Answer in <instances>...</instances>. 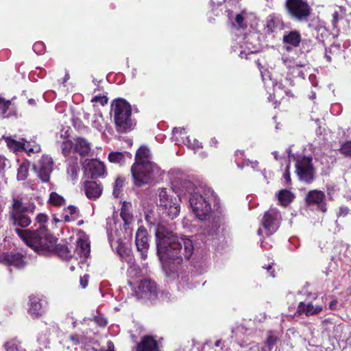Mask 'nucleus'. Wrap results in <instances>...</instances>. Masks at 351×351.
Instances as JSON below:
<instances>
[{"instance_id": "30", "label": "nucleus", "mask_w": 351, "mask_h": 351, "mask_svg": "<svg viewBox=\"0 0 351 351\" xmlns=\"http://www.w3.org/2000/svg\"><path fill=\"white\" fill-rule=\"evenodd\" d=\"M131 206L130 203L124 202L121 206L120 215L125 226L131 224L134 221L133 215L130 211Z\"/></svg>"}, {"instance_id": "24", "label": "nucleus", "mask_w": 351, "mask_h": 351, "mask_svg": "<svg viewBox=\"0 0 351 351\" xmlns=\"http://www.w3.org/2000/svg\"><path fill=\"white\" fill-rule=\"evenodd\" d=\"M90 252V243L86 239H78L75 248V254L79 255L81 258L85 260L89 256Z\"/></svg>"}, {"instance_id": "59", "label": "nucleus", "mask_w": 351, "mask_h": 351, "mask_svg": "<svg viewBox=\"0 0 351 351\" xmlns=\"http://www.w3.org/2000/svg\"><path fill=\"white\" fill-rule=\"evenodd\" d=\"M337 300H333L332 301H331L329 304V308L331 310H335L337 309Z\"/></svg>"}, {"instance_id": "36", "label": "nucleus", "mask_w": 351, "mask_h": 351, "mask_svg": "<svg viewBox=\"0 0 351 351\" xmlns=\"http://www.w3.org/2000/svg\"><path fill=\"white\" fill-rule=\"evenodd\" d=\"M4 348L6 351H26L22 346L21 342L16 338L5 342Z\"/></svg>"}, {"instance_id": "3", "label": "nucleus", "mask_w": 351, "mask_h": 351, "mask_svg": "<svg viewBox=\"0 0 351 351\" xmlns=\"http://www.w3.org/2000/svg\"><path fill=\"white\" fill-rule=\"evenodd\" d=\"M179 195H189V203L193 212L200 220L207 219L211 213L212 204H217V197L214 191L206 186L196 187L189 180H184L178 189Z\"/></svg>"}, {"instance_id": "28", "label": "nucleus", "mask_w": 351, "mask_h": 351, "mask_svg": "<svg viewBox=\"0 0 351 351\" xmlns=\"http://www.w3.org/2000/svg\"><path fill=\"white\" fill-rule=\"evenodd\" d=\"M79 171L80 167L77 162V158H75L68 164L66 169L68 178L75 183L78 179Z\"/></svg>"}, {"instance_id": "38", "label": "nucleus", "mask_w": 351, "mask_h": 351, "mask_svg": "<svg viewBox=\"0 0 351 351\" xmlns=\"http://www.w3.org/2000/svg\"><path fill=\"white\" fill-rule=\"evenodd\" d=\"M49 202L56 206H62L65 204L64 197L56 192H52L49 195Z\"/></svg>"}, {"instance_id": "21", "label": "nucleus", "mask_w": 351, "mask_h": 351, "mask_svg": "<svg viewBox=\"0 0 351 351\" xmlns=\"http://www.w3.org/2000/svg\"><path fill=\"white\" fill-rule=\"evenodd\" d=\"M322 306L319 305H313L312 302L305 304L300 302L298 304L296 313L299 315L304 314L307 317L319 314L322 311Z\"/></svg>"}, {"instance_id": "32", "label": "nucleus", "mask_w": 351, "mask_h": 351, "mask_svg": "<svg viewBox=\"0 0 351 351\" xmlns=\"http://www.w3.org/2000/svg\"><path fill=\"white\" fill-rule=\"evenodd\" d=\"M267 335V339L264 342V346L261 348L262 351H271L278 341V336L272 330L268 331Z\"/></svg>"}, {"instance_id": "60", "label": "nucleus", "mask_w": 351, "mask_h": 351, "mask_svg": "<svg viewBox=\"0 0 351 351\" xmlns=\"http://www.w3.org/2000/svg\"><path fill=\"white\" fill-rule=\"evenodd\" d=\"M263 268L266 269L268 272H269V276L274 278L275 277V274H274V271H271V269H272V266L271 265H268L267 267H265V266H263Z\"/></svg>"}, {"instance_id": "31", "label": "nucleus", "mask_w": 351, "mask_h": 351, "mask_svg": "<svg viewBox=\"0 0 351 351\" xmlns=\"http://www.w3.org/2000/svg\"><path fill=\"white\" fill-rule=\"evenodd\" d=\"M3 138L5 140L7 146L14 152L27 150V149L25 147V144L24 142L16 141L11 136H3Z\"/></svg>"}, {"instance_id": "26", "label": "nucleus", "mask_w": 351, "mask_h": 351, "mask_svg": "<svg viewBox=\"0 0 351 351\" xmlns=\"http://www.w3.org/2000/svg\"><path fill=\"white\" fill-rule=\"evenodd\" d=\"M5 260L9 265L21 268L25 265L24 256L18 252L5 254Z\"/></svg>"}, {"instance_id": "15", "label": "nucleus", "mask_w": 351, "mask_h": 351, "mask_svg": "<svg viewBox=\"0 0 351 351\" xmlns=\"http://www.w3.org/2000/svg\"><path fill=\"white\" fill-rule=\"evenodd\" d=\"M325 197V194L322 191L312 190L308 193L305 200L308 205H317L323 213H325L327 210Z\"/></svg>"}, {"instance_id": "19", "label": "nucleus", "mask_w": 351, "mask_h": 351, "mask_svg": "<svg viewBox=\"0 0 351 351\" xmlns=\"http://www.w3.org/2000/svg\"><path fill=\"white\" fill-rule=\"evenodd\" d=\"M136 351H160L156 340L152 336L143 337L136 346Z\"/></svg>"}, {"instance_id": "56", "label": "nucleus", "mask_w": 351, "mask_h": 351, "mask_svg": "<svg viewBox=\"0 0 351 351\" xmlns=\"http://www.w3.org/2000/svg\"><path fill=\"white\" fill-rule=\"evenodd\" d=\"M88 282V279L87 275H85L80 278V285L82 287V288H84V289L87 287Z\"/></svg>"}, {"instance_id": "10", "label": "nucleus", "mask_w": 351, "mask_h": 351, "mask_svg": "<svg viewBox=\"0 0 351 351\" xmlns=\"http://www.w3.org/2000/svg\"><path fill=\"white\" fill-rule=\"evenodd\" d=\"M158 291L155 282L150 279H144L140 281L135 295L138 298L154 300L157 297Z\"/></svg>"}, {"instance_id": "52", "label": "nucleus", "mask_w": 351, "mask_h": 351, "mask_svg": "<svg viewBox=\"0 0 351 351\" xmlns=\"http://www.w3.org/2000/svg\"><path fill=\"white\" fill-rule=\"evenodd\" d=\"M349 208L347 206H342L339 208V213L337 214L338 217L342 216L345 217L349 213Z\"/></svg>"}, {"instance_id": "61", "label": "nucleus", "mask_w": 351, "mask_h": 351, "mask_svg": "<svg viewBox=\"0 0 351 351\" xmlns=\"http://www.w3.org/2000/svg\"><path fill=\"white\" fill-rule=\"evenodd\" d=\"M70 339L73 341L74 344H77L80 342V337L77 335H71Z\"/></svg>"}, {"instance_id": "7", "label": "nucleus", "mask_w": 351, "mask_h": 351, "mask_svg": "<svg viewBox=\"0 0 351 351\" xmlns=\"http://www.w3.org/2000/svg\"><path fill=\"white\" fill-rule=\"evenodd\" d=\"M288 158L295 160L296 173L299 179L307 184L311 183L315 180V169L312 164V158L302 156H295L291 154V148L287 149Z\"/></svg>"}, {"instance_id": "39", "label": "nucleus", "mask_w": 351, "mask_h": 351, "mask_svg": "<svg viewBox=\"0 0 351 351\" xmlns=\"http://www.w3.org/2000/svg\"><path fill=\"white\" fill-rule=\"evenodd\" d=\"M124 180L121 178H117L114 183L113 186V195L115 197H119L123 186Z\"/></svg>"}, {"instance_id": "58", "label": "nucleus", "mask_w": 351, "mask_h": 351, "mask_svg": "<svg viewBox=\"0 0 351 351\" xmlns=\"http://www.w3.org/2000/svg\"><path fill=\"white\" fill-rule=\"evenodd\" d=\"M282 62L285 65H287V66L290 67L291 69L293 66L291 65V59L289 57H287V56H282Z\"/></svg>"}, {"instance_id": "13", "label": "nucleus", "mask_w": 351, "mask_h": 351, "mask_svg": "<svg viewBox=\"0 0 351 351\" xmlns=\"http://www.w3.org/2000/svg\"><path fill=\"white\" fill-rule=\"evenodd\" d=\"M137 250L140 252L141 258L146 259L149 247L148 233L146 228L140 226L136 232L135 239Z\"/></svg>"}, {"instance_id": "48", "label": "nucleus", "mask_w": 351, "mask_h": 351, "mask_svg": "<svg viewBox=\"0 0 351 351\" xmlns=\"http://www.w3.org/2000/svg\"><path fill=\"white\" fill-rule=\"evenodd\" d=\"M36 221L38 223L40 224V227L38 229L44 226L47 230V228L45 226V223L48 221V217L47 215L44 213H39L36 217Z\"/></svg>"}, {"instance_id": "63", "label": "nucleus", "mask_w": 351, "mask_h": 351, "mask_svg": "<svg viewBox=\"0 0 351 351\" xmlns=\"http://www.w3.org/2000/svg\"><path fill=\"white\" fill-rule=\"evenodd\" d=\"M250 163H251L252 167L253 169H255L256 168V167L258 166V162H257V161H255V162H251Z\"/></svg>"}, {"instance_id": "1", "label": "nucleus", "mask_w": 351, "mask_h": 351, "mask_svg": "<svg viewBox=\"0 0 351 351\" xmlns=\"http://www.w3.org/2000/svg\"><path fill=\"white\" fill-rule=\"evenodd\" d=\"M156 237L157 254L167 276L182 280L186 278L182 276V263L187 261L194 252L192 240L186 236L176 235L162 225L157 226Z\"/></svg>"}, {"instance_id": "5", "label": "nucleus", "mask_w": 351, "mask_h": 351, "mask_svg": "<svg viewBox=\"0 0 351 351\" xmlns=\"http://www.w3.org/2000/svg\"><path fill=\"white\" fill-rule=\"evenodd\" d=\"M178 193L177 199L173 196L171 190L165 188H160L158 190L157 204L160 208L163 213H165L169 219H173L177 217L180 211V195H179L178 189H174Z\"/></svg>"}, {"instance_id": "9", "label": "nucleus", "mask_w": 351, "mask_h": 351, "mask_svg": "<svg viewBox=\"0 0 351 351\" xmlns=\"http://www.w3.org/2000/svg\"><path fill=\"white\" fill-rule=\"evenodd\" d=\"M280 219V213L276 208H271L265 213L262 224L267 235H271L278 230Z\"/></svg>"}, {"instance_id": "23", "label": "nucleus", "mask_w": 351, "mask_h": 351, "mask_svg": "<svg viewBox=\"0 0 351 351\" xmlns=\"http://www.w3.org/2000/svg\"><path fill=\"white\" fill-rule=\"evenodd\" d=\"M90 144L84 138L78 137L75 139L74 152L77 153L82 157L88 156L90 152Z\"/></svg>"}, {"instance_id": "25", "label": "nucleus", "mask_w": 351, "mask_h": 351, "mask_svg": "<svg viewBox=\"0 0 351 351\" xmlns=\"http://www.w3.org/2000/svg\"><path fill=\"white\" fill-rule=\"evenodd\" d=\"M107 234L108 241L111 245L114 241L119 242L121 238L118 236L117 230L116 228V222L113 218L107 219Z\"/></svg>"}, {"instance_id": "20", "label": "nucleus", "mask_w": 351, "mask_h": 351, "mask_svg": "<svg viewBox=\"0 0 351 351\" xmlns=\"http://www.w3.org/2000/svg\"><path fill=\"white\" fill-rule=\"evenodd\" d=\"M84 191L88 199H96L101 195L102 186L95 181H86L84 182Z\"/></svg>"}, {"instance_id": "53", "label": "nucleus", "mask_w": 351, "mask_h": 351, "mask_svg": "<svg viewBox=\"0 0 351 351\" xmlns=\"http://www.w3.org/2000/svg\"><path fill=\"white\" fill-rule=\"evenodd\" d=\"M340 18L341 17H340L338 12H335L332 14V23L334 28H336L337 27V23H338L339 20L340 19Z\"/></svg>"}, {"instance_id": "45", "label": "nucleus", "mask_w": 351, "mask_h": 351, "mask_svg": "<svg viewBox=\"0 0 351 351\" xmlns=\"http://www.w3.org/2000/svg\"><path fill=\"white\" fill-rule=\"evenodd\" d=\"M246 15V13L245 12H242L240 14H238L235 16V23L236 26L239 28H245L246 27V25L244 23V19L245 16Z\"/></svg>"}, {"instance_id": "8", "label": "nucleus", "mask_w": 351, "mask_h": 351, "mask_svg": "<svg viewBox=\"0 0 351 351\" xmlns=\"http://www.w3.org/2000/svg\"><path fill=\"white\" fill-rule=\"evenodd\" d=\"M286 8L292 17L298 21L306 19L311 14V8L305 0H287Z\"/></svg>"}, {"instance_id": "37", "label": "nucleus", "mask_w": 351, "mask_h": 351, "mask_svg": "<svg viewBox=\"0 0 351 351\" xmlns=\"http://www.w3.org/2000/svg\"><path fill=\"white\" fill-rule=\"evenodd\" d=\"M61 152L64 157L74 152V143L71 140L64 141L60 144Z\"/></svg>"}, {"instance_id": "33", "label": "nucleus", "mask_w": 351, "mask_h": 351, "mask_svg": "<svg viewBox=\"0 0 351 351\" xmlns=\"http://www.w3.org/2000/svg\"><path fill=\"white\" fill-rule=\"evenodd\" d=\"M295 195L290 191L282 189L278 193V199L282 206H286L293 202Z\"/></svg>"}, {"instance_id": "6", "label": "nucleus", "mask_w": 351, "mask_h": 351, "mask_svg": "<svg viewBox=\"0 0 351 351\" xmlns=\"http://www.w3.org/2000/svg\"><path fill=\"white\" fill-rule=\"evenodd\" d=\"M159 168L155 163L134 162L131 167V173L136 186L147 184L153 181Z\"/></svg>"}, {"instance_id": "51", "label": "nucleus", "mask_w": 351, "mask_h": 351, "mask_svg": "<svg viewBox=\"0 0 351 351\" xmlns=\"http://www.w3.org/2000/svg\"><path fill=\"white\" fill-rule=\"evenodd\" d=\"M9 165V161L3 155H0V173Z\"/></svg>"}, {"instance_id": "22", "label": "nucleus", "mask_w": 351, "mask_h": 351, "mask_svg": "<svg viewBox=\"0 0 351 351\" xmlns=\"http://www.w3.org/2000/svg\"><path fill=\"white\" fill-rule=\"evenodd\" d=\"M16 114V107L11 100L0 97V119H8Z\"/></svg>"}, {"instance_id": "44", "label": "nucleus", "mask_w": 351, "mask_h": 351, "mask_svg": "<svg viewBox=\"0 0 351 351\" xmlns=\"http://www.w3.org/2000/svg\"><path fill=\"white\" fill-rule=\"evenodd\" d=\"M186 129L184 128H174L173 130V139L176 144L180 142L179 136L186 134Z\"/></svg>"}, {"instance_id": "41", "label": "nucleus", "mask_w": 351, "mask_h": 351, "mask_svg": "<svg viewBox=\"0 0 351 351\" xmlns=\"http://www.w3.org/2000/svg\"><path fill=\"white\" fill-rule=\"evenodd\" d=\"M28 175V165L27 164H21L17 172V179L19 180H24L27 178Z\"/></svg>"}, {"instance_id": "16", "label": "nucleus", "mask_w": 351, "mask_h": 351, "mask_svg": "<svg viewBox=\"0 0 351 351\" xmlns=\"http://www.w3.org/2000/svg\"><path fill=\"white\" fill-rule=\"evenodd\" d=\"M49 237L51 238V247L43 250H34L39 254H47L52 252H55L60 257L63 259L68 260L71 257V254L69 248L65 245H54V237L49 233Z\"/></svg>"}, {"instance_id": "34", "label": "nucleus", "mask_w": 351, "mask_h": 351, "mask_svg": "<svg viewBox=\"0 0 351 351\" xmlns=\"http://www.w3.org/2000/svg\"><path fill=\"white\" fill-rule=\"evenodd\" d=\"M125 156L132 157V155L127 152H111L108 155V160L110 162L118 163L120 165H123L125 160Z\"/></svg>"}, {"instance_id": "12", "label": "nucleus", "mask_w": 351, "mask_h": 351, "mask_svg": "<svg viewBox=\"0 0 351 351\" xmlns=\"http://www.w3.org/2000/svg\"><path fill=\"white\" fill-rule=\"evenodd\" d=\"M53 162L48 156H43L38 165H34V169L38 172V176L43 182H47L50 179V174L53 169Z\"/></svg>"}, {"instance_id": "40", "label": "nucleus", "mask_w": 351, "mask_h": 351, "mask_svg": "<svg viewBox=\"0 0 351 351\" xmlns=\"http://www.w3.org/2000/svg\"><path fill=\"white\" fill-rule=\"evenodd\" d=\"M339 51V49L335 46H330L329 48L326 49L324 58L328 62L332 61V58H335L337 52Z\"/></svg>"}, {"instance_id": "17", "label": "nucleus", "mask_w": 351, "mask_h": 351, "mask_svg": "<svg viewBox=\"0 0 351 351\" xmlns=\"http://www.w3.org/2000/svg\"><path fill=\"white\" fill-rule=\"evenodd\" d=\"M301 42V34L298 30L287 31L284 33L282 43L287 51H291L293 49L298 47Z\"/></svg>"}, {"instance_id": "27", "label": "nucleus", "mask_w": 351, "mask_h": 351, "mask_svg": "<svg viewBox=\"0 0 351 351\" xmlns=\"http://www.w3.org/2000/svg\"><path fill=\"white\" fill-rule=\"evenodd\" d=\"M150 150L145 146H141L137 150L135 156V162L138 163H154L151 161Z\"/></svg>"}, {"instance_id": "2", "label": "nucleus", "mask_w": 351, "mask_h": 351, "mask_svg": "<svg viewBox=\"0 0 351 351\" xmlns=\"http://www.w3.org/2000/svg\"><path fill=\"white\" fill-rule=\"evenodd\" d=\"M36 210L34 203L24 202L23 197L14 195L8 211V222L14 228L18 236L33 250H43L51 247L49 232L44 226L35 230H23L31 224L29 214Z\"/></svg>"}, {"instance_id": "55", "label": "nucleus", "mask_w": 351, "mask_h": 351, "mask_svg": "<svg viewBox=\"0 0 351 351\" xmlns=\"http://www.w3.org/2000/svg\"><path fill=\"white\" fill-rule=\"evenodd\" d=\"M92 126L97 129L98 131H101L103 129L102 125L99 122L97 118H95V119L92 121Z\"/></svg>"}, {"instance_id": "64", "label": "nucleus", "mask_w": 351, "mask_h": 351, "mask_svg": "<svg viewBox=\"0 0 351 351\" xmlns=\"http://www.w3.org/2000/svg\"><path fill=\"white\" fill-rule=\"evenodd\" d=\"M221 343V340H217V341L215 343V346L216 347H219V346H220Z\"/></svg>"}, {"instance_id": "54", "label": "nucleus", "mask_w": 351, "mask_h": 351, "mask_svg": "<svg viewBox=\"0 0 351 351\" xmlns=\"http://www.w3.org/2000/svg\"><path fill=\"white\" fill-rule=\"evenodd\" d=\"M108 348L107 350L104 349H93V351H114V346L113 343L111 341H108L107 343Z\"/></svg>"}, {"instance_id": "11", "label": "nucleus", "mask_w": 351, "mask_h": 351, "mask_svg": "<svg viewBox=\"0 0 351 351\" xmlns=\"http://www.w3.org/2000/svg\"><path fill=\"white\" fill-rule=\"evenodd\" d=\"M47 302L43 298L31 295L29 297L28 314L34 319L43 316L47 308Z\"/></svg>"}, {"instance_id": "18", "label": "nucleus", "mask_w": 351, "mask_h": 351, "mask_svg": "<svg viewBox=\"0 0 351 351\" xmlns=\"http://www.w3.org/2000/svg\"><path fill=\"white\" fill-rule=\"evenodd\" d=\"M284 23L282 19L274 14L269 15L265 21L264 31L266 34H271L283 28Z\"/></svg>"}, {"instance_id": "42", "label": "nucleus", "mask_w": 351, "mask_h": 351, "mask_svg": "<svg viewBox=\"0 0 351 351\" xmlns=\"http://www.w3.org/2000/svg\"><path fill=\"white\" fill-rule=\"evenodd\" d=\"M183 143L187 145L189 149H191L194 151L197 150L199 148L202 147V143H199L197 140L193 139V142L190 139L189 136L186 137V140L183 141Z\"/></svg>"}, {"instance_id": "47", "label": "nucleus", "mask_w": 351, "mask_h": 351, "mask_svg": "<svg viewBox=\"0 0 351 351\" xmlns=\"http://www.w3.org/2000/svg\"><path fill=\"white\" fill-rule=\"evenodd\" d=\"M33 50L37 54H42L45 51V45L44 43L39 41L36 42L33 45Z\"/></svg>"}, {"instance_id": "50", "label": "nucleus", "mask_w": 351, "mask_h": 351, "mask_svg": "<svg viewBox=\"0 0 351 351\" xmlns=\"http://www.w3.org/2000/svg\"><path fill=\"white\" fill-rule=\"evenodd\" d=\"M302 48L304 49H305L306 51H309L312 49L313 48V41L311 40H306V39H304L303 40H302Z\"/></svg>"}, {"instance_id": "29", "label": "nucleus", "mask_w": 351, "mask_h": 351, "mask_svg": "<svg viewBox=\"0 0 351 351\" xmlns=\"http://www.w3.org/2000/svg\"><path fill=\"white\" fill-rule=\"evenodd\" d=\"M79 210L77 207L73 205L69 206L63 210L62 217L64 222L74 221L79 217Z\"/></svg>"}, {"instance_id": "14", "label": "nucleus", "mask_w": 351, "mask_h": 351, "mask_svg": "<svg viewBox=\"0 0 351 351\" xmlns=\"http://www.w3.org/2000/svg\"><path fill=\"white\" fill-rule=\"evenodd\" d=\"M84 168L91 178H97L106 174L104 164L97 159L86 160Z\"/></svg>"}, {"instance_id": "43", "label": "nucleus", "mask_w": 351, "mask_h": 351, "mask_svg": "<svg viewBox=\"0 0 351 351\" xmlns=\"http://www.w3.org/2000/svg\"><path fill=\"white\" fill-rule=\"evenodd\" d=\"M339 152L343 156L351 158V141L343 143L339 149Z\"/></svg>"}, {"instance_id": "62", "label": "nucleus", "mask_w": 351, "mask_h": 351, "mask_svg": "<svg viewBox=\"0 0 351 351\" xmlns=\"http://www.w3.org/2000/svg\"><path fill=\"white\" fill-rule=\"evenodd\" d=\"M282 88V84L279 83L276 84L274 86L275 91H277V89H281Z\"/></svg>"}, {"instance_id": "4", "label": "nucleus", "mask_w": 351, "mask_h": 351, "mask_svg": "<svg viewBox=\"0 0 351 351\" xmlns=\"http://www.w3.org/2000/svg\"><path fill=\"white\" fill-rule=\"evenodd\" d=\"M114 112V123L119 132H128L134 128L135 123L132 119V108L125 99H114L111 105Z\"/></svg>"}, {"instance_id": "46", "label": "nucleus", "mask_w": 351, "mask_h": 351, "mask_svg": "<svg viewBox=\"0 0 351 351\" xmlns=\"http://www.w3.org/2000/svg\"><path fill=\"white\" fill-rule=\"evenodd\" d=\"M94 321L98 326L101 327L106 326L108 323L106 318L99 313L97 315L94 316Z\"/></svg>"}, {"instance_id": "49", "label": "nucleus", "mask_w": 351, "mask_h": 351, "mask_svg": "<svg viewBox=\"0 0 351 351\" xmlns=\"http://www.w3.org/2000/svg\"><path fill=\"white\" fill-rule=\"evenodd\" d=\"M289 169H290V163L289 162L287 165L285 173L283 174V178L285 180L286 185H289L291 183Z\"/></svg>"}, {"instance_id": "35", "label": "nucleus", "mask_w": 351, "mask_h": 351, "mask_svg": "<svg viewBox=\"0 0 351 351\" xmlns=\"http://www.w3.org/2000/svg\"><path fill=\"white\" fill-rule=\"evenodd\" d=\"M310 68L308 66L295 64L291 67L290 72L294 77L304 79L305 75L308 73V70Z\"/></svg>"}, {"instance_id": "57", "label": "nucleus", "mask_w": 351, "mask_h": 351, "mask_svg": "<svg viewBox=\"0 0 351 351\" xmlns=\"http://www.w3.org/2000/svg\"><path fill=\"white\" fill-rule=\"evenodd\" d=\"M308 80L311 82L313 86H317V82L316 80V76L313 74H310L308 76Z\"/></svg>"}]
</instances>
